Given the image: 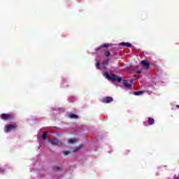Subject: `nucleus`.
I'll return each mask as SVG.
<instances>
[{
  "instance_id": "f257e3e1",
  "label": "nucleus",
  "mask_w": 179,
  "mask_h": 179,
  "mask_svg": "<svg viewBox=\"0 0 179 179\" xmlns=\"http://www.w3.org/2000/svg\"><path fill=\"white\" fill-rule=\"evenodd\" d=\"M104 76L108 79V80H111L112 82H118L119 83L122 80V78L117 75L112 74L110 76L108 72H106L104 73Z\"/></svg>"
},
{
  "instance_id": "f03ea898",
  "label": "nucleus",
  "mask_w": 179,
  "mask_h": 179,
  "mask_svg": "<svg viewBox=\"0 0 179 179\" xmlns=\"http://www.w3.org/2000/svg\"><path fill=\"white\" fill-rule=\"evenodd\" d=\"M17 128V124H7L4 127V131L5 132H10L11 131H15Z\"/></svg>"
},
{
  "instance_id": "7ed1b4c3",
  "label": "nucleus",
  "mask_w": 179,
  "mask_h": 179,
  "mask_svg": "<svg viewBox=\"0 0 179 179\" xmlns=\"http://www.w3.org/2000/svg\"><path fill=\"white\" fill-rule=\"evenodd\" d=\"M1 120H3V121H8L9 120H13V115L12 113H2L0 115Z\"/></svg>"
},
{
  "instance_id": "20e7f679",
  "label": "nucleus",
  "mask_w": 179,
  "mask_h": 179,
  "mask_svg": "<svg viewBox=\"0 0 179 179\" xmlns=\"http://www.w3.org/2000/svg\"><path fill=\"white\" fill-rule=\"evenodd\" d=\"M112 101H114V99L111 96H106L102 99V103H103V104H108Z\"/></svg>"
},
{
  "instance_id": "39448f33",
  "label": "nucleus",
  "mask_w": 179,
  "mask_h": 179,
  "mask_svg": "<svg viewBox=\"0 0 179 179\" xmlns=\"http://www.w3.org/2000/svg\"><path fill=\"white\" fill-rule=\"evenodd\" d=\"M141 65L145 68V69H149V68L150 67V63H149L148 60H142Z\"/></svg>"
},
{
  "instance_id": "423d86ee",
  "label": "nucleus",
  "mask_w": 179,
  "mask_h": 179,
  "mask_svg": "<svg viewBox=\"0 0 179 179\" xmlns=\"http://www.w3.org/2000/svg\"><path fill=\"white\" fill-rule=\"evenodd\" d=\"M49 142H50V143H52V145H55L56 146H58V145H61V142H59V141H58V139L55 138L54 140H49Z\"/></svg>"
},
{
  "instance_id": "0eeeda50",
  "label": "nucleus",
  "mask_w": 179,
  "mask_h": 179,
  "mask_svg": "<svg viewBox=\"0 0 179 179\" xmlns=\"http://www.w3.org/2000/svg\"><path fill=\"white\" fill-rule=\"evenodd\" d=\"M123 85L127 89H131V87H132V85L128 83V80H124L123 81Z\"/></svg>"
},
{
  "instance_id": "6e6552de",
  "label": "nucleus",
  "mask_w": 179,
  "mask_h": 179,
  "mask_svg": "<svg viewBox=\"0 0 179 179\" xmlns=\"http://www.w3.org/2000/svg\"><path fill=\"white\" fill-rule=\"evenodd\" d=\"M108 62H110V59H106L103 61L102 65L103 68L106 69L107 66H108Z\"/></svg>"
},
{
  "instance_id": "1a4fd4ad",
  "label": "nucleus",
  "mask_w": 179,
  "mask_h": 179,
  "mask_svg": "<svg viewBox=\"0 0 179 179\" xmlns=\"http://www.w3.org/2000/svg\"><path fill=\"white\" fill-rule=\"evenodd\" d=\"M120 45H125L126 47H128L129 48H131V47H132V44H131L129 43H125V42L120 43Z\"/></svg>"
},
{
  "instance_id": "9d476101",
  "label": "nucleus",
  "mask_w": 179,
  "mask_h": 179,
  "mask_svg": "<svg viewBox=\"0 0 179 179\" xmlns=\"http://www.w3.org/2000/svg\"><path fill=\"white\" fill-rule=\"evenodd\" d=\"M148 122L149 125H153V124H155V119H153L152 117H149Z\"/></svg>"
},
{
  "instance_id": "9b49d317",
  "label": "nucleus",
  "mask_w": 179,
  "mask_h": 179,
  "mask_svg": "<svg viewBox=\"0 0 179 179\" xmlns=\"http://www.w3.org/2000/svg\"><path fill=\"white\" fill-rule=\"evenodd\" d=\"M105 57H106V58H108V57H113V55H111V52H110L108 50H106L105 51Z\"/></svg>"
},
{
  "instance_id": "f8f14e48",
  "label": "nucleus",
  "mask_w": 179,
  "mask_h": 179,
  "mask_svg": "<svg viewBox=\"0 0 179 179\" xmlns=\"http://www.w3.org/2000/svg\"><path fill=\"white\" fill-rule=\"evenodd\" d=\"M53 171H61V168L59 166H55L52 168Z\"/></svg>"
},
{
  "instance_id": "ddd939ff",
  "label": "nucleus",
  "mask_w": 179,
  "mask_h": 179,
  "mask_svg": "<svg viewBox=\"0 0 179 179\" xmlns=\"http://www.w3.org/2000/svg\"><path fill=\"white\" fill-rule=\"evenodd\" d=\"M135 96H141V94H143V91H138L134 92Z\"/></svg>"
},
{
  "instance_id": "4468645a",
  "label": "nucleus",
  "mask_w": 179,
  "mask_h": 179,
  "mask_svg": "<svg viewBox=\"0 0 179 179\" xmlns=\"http://www.w3.org/2000/svg\"><path fill=\"white\" fill-rule=\"evenodd\" d=\"M69 118H71V119L75 118V119H76V118H78V115H75V114H73V113H71V114L69 115Z\"/></svg>"
},
{
  "instance_id": "2eb2a0df",
  "label": "nucleus",
  "mask_w": 179,
  "mask_h": 179,
  "mask_svg": "<svg viewBox=\"0 0 179 179\" xmlns=\"http://www.w3.org/2000/svg\"><path fill=\"white\" fill-rule=\"evenodd\" d=\"M42 139L45 140L47 139V133L44 132L43 135L41 136Z\"/></svg>"
},
{
  "instance_id": "dca6fc26",
  "label": "nucleus",
  "mask_w": 179,
  "mask_h": 179,
  "mask_svg": "<svg viewBox=\"0 0 179 179\" xmlns=\"http://www.w3.org/2000/svg\"><path fill=\"white\" fill-rule=\"evenodd\" d=\"M103 48H107L108 47H110V45L108 43H105L103 45H102Z\"/></svg>"
},
{
  "instance_id": "f3484780",
  "label": "nucleus",
  "mask_w": 179,
  "mask_h": 179,
  "mask_svg": "<svg viewBox=\"0 0 179 179\" xmlns=\"http://www.w3.org/2000/svg\"><path fill=\"white\" fill-rule=\"evenodd\" d=\"M95 65L96 69H100V62H97Z\"/></svg>"
},
{
  "instance_id": "a211bd4d",
  "label": "nucleus",
  "mask_w": 179,
  "mask_h": 179,
  "mask_svg": "<svg viewBox=\"0 0 179 179\" xmlns=\"http://www.w3.org/2000/svg\"><path fill=\"white\" fill-rule=\"evenodd\" d=\"M75 142H76L75 139H69V143H73Z\"/></svg>"
},
{
  "instance_id": "6ab92c4d",
  "label": "nucleus",
  "mask_w": 179,
  "mask_h": 179,
  "mask_svg": "<svg viewBox=\"0 0 179 179\" xmlns=\"http://www.w3.org/2000/svg\"><path fill=\"white\" fill-rule=\"evenodd\" d=\"M63 155L64 156H68V155H69V151H64Z\"/></svg>"
},
{
  "instance_id": "aec40b11",
  "label": "nucleus",
  "mask_w": 179,
  "mask_h": 179,
  "mask_svg": "<svg viewBox=\"0 0 179 179\" xmlns=\"http://www.w3.org/2000/svg\"><path fill=\"white\" fill-rule=\"evenodd\" d=\"M79 149H80V147H79V148H78L76 149L73 150V153H76V152H78V150H79Z\"/></svg>"
},
{
  "instance_id": "412c9836",
  "label": "nucleus",
  "mask_w": 179,
  "mask_h": 179,
  "mask_svg": "<svg viewBox=\"0 0 179 179\" xmlns=\"http://www.w3.org/2000/svg\"><path fill=\"white\" fill-rule=\"evenodd\" d=\"M136 73H137V74L142 73V71H138L136 72Z\"/></svg>"
},
{
  "instance_id": "4be33fe9",
  "label": "nucleus",
  "mask_w": 179,
  "mask_h": 179,
  "mask_svg": "<svg viewBox=\"0 0 179 179\" xmlns=\"http://www.w3.org/2000/svg\"><path fill=\"white\" fill-rule=\"evenodd\" d=\"M175 179H179V177H175Z\"/></svg>"
},
{
  "instance_id": "5701e85b",
  "label": "nucleus",
  "mask_w": 179,
  "mask_h": 179,
  "mask_svg": "<svg viewBox=\"0 0 179 179\" xmlns=\"http://www.w3.org/2000/svg\"><path fill=\"white\" fill-rule=\"evenodd\" d=\"M177 108H179V105L176 106Z\"/></svg>"
},
{
  "instance_id": "b1692460",
  "label": "nucleus",
  "mask_w": 179,
  "mask_h": 179,
  "mask_svg": "<svg viewBox=\"0 0 179 179\" xmlns=\"http://www.w3.org/2000/svg\"><path fill=\"white\" fill-rule=\"evenodd\" d=\"M0 170H1V168H0Z\"/></svg>"
}]
</instances>
